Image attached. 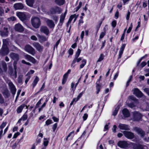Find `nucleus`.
I'll list each match as a JSON object with an SVG mask.
<instances>
[{
  "label": "nucleus",
  "instance_id": "f8f14e48",
  "mask_svg": "<svg viewBox=\"0 0 149 149\" xmlns=\"http://www.w3.org/2000/svg\"><path fill=\"white\" fill-rule=\"evenodd\" d=\"M14 29L16 31L19 32H22L24 31L23 26L19 23H18L15 25Z\"/></svg>",
  "mask_w": 149,
  "mask_h": 149
},
{
  "label": "nucleus",
  "instance_id": "79ce46f5",
  "mask_svg": "<svg viewBox=\"0 0 149 149\" xmlns=\"http://www.w3.org/2000/svg\"><path fill=\"white\" fill-rule=\"evenodd\" d=\"M27 117L28 116L27 114L26 113H25L21 118L22 120L24 121L27 119Z\"/></svg>",
  "mask_w": 149,
  "mask_h": 149
},
{
  "label": "nucleus",
  "instance_id": "bf43d9fd",
  "mask_svg": "<svg viewBox=\"0 0 149 149\" xmlns=\"http://www.w3.org/2000/svg\"><path fill=\"white\" fill-rule=\"evenodd\" d=\"M4 13V10H3L2 8L0 6V15L2 16Z\"/></svg>",
  "mask_w": 149,
  "mask_h": 149
},
{
  "label": "nucleus",
  "instance_id": "9b49d317",
  "mask_svg": "<svg viewBox=\"0 0 149 149\" xmlns=\"http://www.w3.org/2000/svg\"><path fill=\"white\" fill-rule=\"evenodd\" d=\"M7 27L3 28V30L0 31V35L3 37H7L8 35V31Z\"/></svg>",
  "mask_w": 149,
  "mask_h": 149
},
{
  "label": "nucleus",
  "instance_id": "c85d7f7f",
  "mask_svg": "<svg viewBox=\"0 0 149 149\" xmlns=\"http://www.w3.org/2000/svg\"><path fill=\"white\" fill-rule=\"evenodd\" d=\"M26 4L29 6L33 7V5L35 2L34 0H26Z\"/></svg>",
  "mask_w": 149,
  "mask_h": 149
},
{
  "label": "nucleus",
  "instance_id": "e433bc0d",
  "mask_svg": "<svg viewBox=\"0 0 149 149\" xmlns=\"http://www.w3.org/2000/svg\"><path fill=\"white\" fill-rule=\"evenodd\" d=\"M82 63L80 65V68L81 69L84 67L86 64V61L85 59H84L82 61Z\"/></svg>",
  "mask_w": 149,
  "mask_h": 149
},
{
  "label": "nucleus",
  "instance_id": "2f4dec72",
  "mask_svg": "<svg viewBox=\"0 0 149 149\" xmlns=\"http://www.w3.org/2000/svg\"><path fill=\"white\" fill-rule=\"evenodd\" d=\"M2 67L4 72H6L7 69V65L6 63L4 61H2L1 63Z\"/></svg>",
  "mask_w": 149,
  "mask_h": 149
},
{
  "label": "nucleus",
  "instance_id": "393cba45",
  "mask_svg": "<svg viewBox=\"0 0 149 149\" xmlns=\"http://www.w3.org/2000/svg\"><path fill=\"white\" fill-rule=\"evenodd\" d=\"M2 94L5 98H8L10 95L9 91L7 88L3 90Z\"/></svg>",
  "mask_w": 149,
  "mask_h": 149
},
{
  "label": "nucleus",
  "instance_id": "37998d69",
  "mask_svg": "<svg viewBox=\"0 0 149 149\" xmlns=\"http://www.w3.org/2000/svg\"><path fill=\"white\" fill-rule=\"evenodd\" d=\"M8 20L9 21H13L16 20V18L14 16H12L8 19Z\"/></svg>",
  "mask_w": 149,
  "mask_h": 149
},
{
  "label": "nucleus",
  "instance_id": "7c9ffc66",
  "mask_svg": "<svg viewBox=\"0 0 149 149\" xmlns=\"http://www.w3.org/2000/svg\"><path fill=\"white\" fill-rule=\"evenodd\" d=\"M55 2L58 5L61 6L64 4L65 1L64 0H55Z\"/></svg>",
  "mask_w": 149,
  "mask_h": 149
},
{
  "label": "nucleus",
  "instance_id": "0eeeda50",
  "mask_svg": "<svg viewBox=\"0 0 149 149\" xmlns=\"http://www.w3.org/2000/svg\"><path fill=\"white\" fill-rule=\"evenodd\" d=\"M9 52V50L8 47L2 46L0 49V55L3 56L7 55Z\"/></svg>",
  "mask_w": 149,
  "mask_h": 149
},
{
  "label": "nucleus",
  "instance_id": "69168bd1",
  "mask_svg": "<svg viewBox=\"0 0 149 149\" xmlns=\"http://www.w3.org/2000/svg\"><path fill=\"white\" fill-rule=\"evenodd\" d=\"M31 38L33 40L36 41L37 40V38L35 36H32L31 37Z\"/></svg>",
  "mask_w": 149,
  "mask_h": 149
},
{
  "label": "nucleus",
  "instance_id": "c756f323",
  "mask_svg": "<svg viewBox=\"0 0 149 149\" xmlns=\"http://www.w3.org/2000/svg\"><path fill=\"white\" fill-rule=\"evenodd\" d=\"M6 124V123L3 122L1 125L0 126V129L1 130L0 131V139H1L2 136V133L3 132L2 129L5 127Z\"/></svg>",
  "mask_w": 149,
  "mask_h": 149
},
{
  "label": "nucleus",
  "instance_id": "3c124183",
  "mask_svg": "<svg viewBox=\"0 0 149 149\" xmlns=\"http://www.w3.org/2000/svg\"><path fill=\"white\" fill-rule=\"evenodd\" d=\"M143 90L149 96V88H145L143 89Z\"/></svg>",
  "mask_w": 149,
  "mask_h": 149
},
{
  "label": "nucleus",
  "instance_id": "f257e3e1",
  "mask_svg": "<svg viewBox=\"0 0 149 149\" xmlns=\"http://www.w3.org/2000/svg\"><path fill=\"white\" fill-rule=\"evenodd\" d=\"M31 23L32 26L35 28H39L41 24L40 19L38 17L33 16L31 19Z\"/></svg>",
  "mask_w": 149,
  "mask_h": 149
},
{
  "label": "nucleus",
  "instance_id": "f704fd0d",
  "mask_svg": "<svg viewBox=\"0 0 149 149\" xmlns=\"http://www.w3.org/2000/svg\"><path fill=\"white\" fill-rule=\"evenodd\" d=\"M37 36L40 38V40L42 42L45 41L46 40V38L44 36H40L39 34H38Z\"/></svg>",
  "mask_w": 149,
  "mask_h": 149
},
{
  "label": "nucleus",
  "instance_id": "39448f33",
  "mask_svg": "<svg viewBox=\"0 0 149 149\" xmlns=\"http://www.w3.org/2000/svg\"><path fill=\"white\" fill-rule=\"evenodd\" d=\"M134 130L141 138H143L146 135L145 132L142 129L135 127Z\"/></svg>",
  "mask_w": 149,
  "mask_h": 149
},
{
  "label": "nucleus",
  "instance_id": "f3484780",
  "mask_svg": "<svg viewBox=\"0 0 149 149\" xmlns=\"http://www.w3.org/2000/svg\"><path fill=\"white\" fill-rule=\"evenodd\" d=\"M118 127L122 130H130L129 126L125 124H119Z\"/></svg>",
  "mask_w": 149,
  "mask_h": 149
},
{
  "label": "nucleus",
  "instance_id": "0e129e2a",
  "mask_svg": "<svg viewBox=\"0 0 149 149\" xmlns=\"http://www.w3.org/2000/svg\"><path fill=\"white\" fill-rule=\"evenodd\" d=\"M117 126L116 125H114L113 126V128L112 129V131L114 133H115L116 132V129Z\"/></svg>",
  "mask_w": 149,
  "mask_h": 149
},
{
  "label": "nucleus",
  "instance_id": "cd10ccee",
  "mask_svg": "<svg viewBox=\"0 0 149 149\" xmlns=\"http://www.w3.org/2000/svg\"><path fill=\"white\" fill-rule=\"evenodd\" d=\"M67 12V10H66L64 14H62L60 16V22L61 24V25L63 23V21L65 19V17Z\"/></svg>",
  "mask_w": 149,
  "mask_h": 149
},
{
  "label": "nucleus",
  "instance_id": "9d476101",
  "mask_svg": "<svg viewBox=\"0 0 149 149\" xmlns=\"http://www.w3.org/2000/svg\"><path fill=\"white\" fill-rule=\"evenodd\" d=\"M133 149H148V147L144 145L134 143L133 146Z\"/></svg>",
  "mask_w": 149,
  "mask_h": 149
},
{
  "label": "nucleus",
  "instance_id": "5fc2aeb1",
  "mask_svg": "<svg viewBox=\"0 0 149 149\" xmlns=\"http://www.w3.org/2000/svg\"><path fill=\"white\" fill-rule=\"evenodd\" d=\"M57 123H56L53 125V127H52V129L53 130V131L54 132L55 131L56 128H57Z\"/></svg>",
  "mask_w": 149,
  "mask_h": 149
},
{
  "label": "nucleus",
  "instance_id": "2eb2a0df",
  "mask_svg": "<svg viewBox=\"0 0 149 149\" xmlns=\"http://www.w3.org/2000/svg\"><path fill=\"white\" fill-rule=\"evenodd\" d=\"M33 46L36 49L40 52L42 51L43 50V47L38 42H35L33 43Z\"/></svg>",
  "mask_w": 149,
  "mask_h": 149
},
{
  "label": "nucleus",
  "instance_id": "7ed1b4c3",
  "mask_svg": "<svg viewBox=\"0 0 149 149\" xmlns=\"http://www.w3.org/2000/svg\"><path fill=\"white\" fill-rule=\"evenodd\" d=\"M16 15L23 22H24L27 20V15L25 13L19 12L16 13Z\"/></svg>",
  "mask_w": 149,
  "mask_h": 149
},
{
  "label": "nucleus",
  "instance_id": "603ef678",
  "mask_svg": "<svg viewBox=\"0 0 149 149\" xmlns=\"http://www.w3.org/2000/svg\"><path fill=\"white\" fill-rule=\"evenodd\" d=\"M17 61H14L13 62V67H14V70H16V69H17L16 65L17 64Z\"/></svg>",
  "mask_w": 149,
  "mask_h": 149
},
{
  "label": "nucleus",
  "instance_id": "72a5a7b5",
  "mask_svg": "<svg viewBox=\"0 0 149 149\" xmlns=\"http://www.w3.org/2000/svg\"><path fill=\"white\" fill-rule=\"evenodd\" d=\"M25 105L24 104L20 106L17 109V112L18 113H21Z\"/></svg>",
  "mask_w": 149,
  "mask_h": 149
},
{
  "label": "nucleus",
  "instance_id": "13d9d810",
  "mask_svg": "<svg viewBox=\"0 0 149 149\" xmlns=\"http://www.w3.org/2000/svg\"><path fill=\"white\" fill-rule=\"evenodd\" d=\"M146 65V63L145 62H142L140 65V66L141 68H143Z\"/></svg>",
  "mask_w": 149,
  "mask_h": 149
},
{
  "label": "nucleus",
  "instance_id": "4468645a",
  "mask_svg": "<svg viewBox=\"0 0 149 149\" xmlns=\"http://www.w3.org/2000/svg\"><path fill=\"white\" fill-rule=\"evenodd\" d=\"M10 58L14 61H18L19 59V56L17 54L12 52L10 54Z\"/></svg>",
  "mask_w": 149,
  "mask_h": 149
},
{
  "label": "nucleus",
  "instance_id": "c03bdc74",
  "mask_svg": "<svg viewBox=\"0 0 149 149\" xmlns=\"http://www.w3.org/2000/svg\"><path fill=\"white\" fill-rule=\"evenodd\" d=\"M99 83L100 80L99 79H98L96 83V88H100V89L101 86L99 84Z\"/></svg>",
  "mask_w": 149,
  "mask_h": 149
},
{
  "label": "nucleus",
  "instance_id": "ddd939ff",
  "mask_svg": "<svg viewBox=\"0 0 149 149\" xmlns=\"http://www.w3.org/2000/svg\"><path fill=\"white\" fill-rule=\"evenodd\" d=\"M118 145L121 148H126L128 146V144L125 141H120L118 143Z\"/></svg>",
  "mask_w": 149,
  "mask_h": 149
},
{
  "label": "nucleus",
  "instance_id": "ea45409f",
  "mask_svg": "<svg viewBox=\"0 0 149 149\" xmlns=\"http://www.w3.org/2000/svg\"><path fill=\"white\" fill-rule=\"evenodd\" d=\"M104 56L103 54H101L99 58L97 61V62H100L103 60L104 58Z\"/></svg>",
  "mask_w": 149,
  "mask_h": 149
},
{
  "label": "nucleus",
  "instance_id": "052dcab7",
  "mask_svg": "<svg viewBox=\"0 0 149 149\" xmlns=\"http://www.w3.org/2000/svg\"><path fill=\"white\" fill-rule=\"evenodd\" d=\"M20 134V133L18 132H17L14 134L13 136V138H16Z\"/></svg>",
  "mask_w": 149,
  "mask_h": 149
},
{
  "label": "nucleus",
  "instance_id": "6e6552de",
  "mask_svg": "<svg viewBox=\"0 0 149 149\" xmlns=\"http://www.w3.org/2000/svg\"><path fill=\"white\" fill-rule=\"evenodd\" d=\"M133 93L137 97H140L144 96L143 94L137 88H134L133 90Z\"/></svg>",
  "mask_w": 149,
  "mask_h": 149
},
{
  "label": "nucleus",
  "instance_id": "a19ab883",
  "mask_svg": "<svg viewBox=\"0 0 149 149\" xmlns=\"http://www.w3.org/2000/svg\"><path fill=\"white\" fill-rule=\"evenodd\" d=\"M44 139L45 140V141L43 142L44 145L45 146H47L49 143L48 140L47 139V138H44Z\"/></svg>",
  "mask_w": 149,
  "mask_h": 149
},
{
  "label": "nucleus",
  "instance_id": "58836bf2",
  "mask_svg": "<svg viewBox=\"0 0 149 149\" xmlns=\"http://www.w3.org/2000/svg\"><path fill=\"white\" fill-rule=\"evenodd\" d=\"M23 76L20 75L19 76L18 78V82L19 83H21L22 82Z\"/></svg>",
  "mask_w": 149,
  "mask_h": 149
},
{
  "label": "nucleus",
  "instance_id": "20e7f679",
  "mask_svg": "<svg viewBox=\"0 0 149 149\" xmlns=\"http://www.w3.org/2000/svg\"><path fill=\"white\" fill-rule=\"evenodd\" d=\"M133 120L135 121H139L142 120V115L139 112L135 111L133 113Z\"/></svg>",
  "mask_w": 149,
  "mask_h": 149
},
{
  "label": "nucleus",
  "instance_id": "5701e85b",
  "mask_svg": "<svg viewBox=\"0 0 149 149\" xmlns=\"http://www.w3.org/2000/svg\"><path fill=\"white\" fill-rule=\"evenodd\" d=\"M25 57L26 58L33 63H36L35 59L31 56L28 54H26L25 56Z\"/></svg>",
  "mask_w": 149,
  "mask_h": 149
},
{
  "label": "nucleus",
  "instance_id": "b1692460",
  "mask_svg": "<svg viewBox=\"0 0 149 149\" xmlns=\"http://www.w3.org/2000/svg\"><path fill=\"white\" fill-rule=\"evenodd\" d=\"M126 45L125 44H123L120 49V50L119 52V54L118 57V58H120L121 57V56L122 55L124 49Z\"/></svg>",
  "mask_w": 149,
  "mask_h": 149
},
{
  "label": "nucleus",
  "instance_id": "a878e982",
  "mask_svg": "<svg viewBox=\"0 0 149 149\" xmlns=\"http://www.w3.org/2000/svg\"><path fill=\"white\" fill-rule=\"evenodd\" d=\"M81 60L82 58H75V57H74L71 64V67H74V64H75L76 62L77 63L79 62V61H81Z\"/></svg>",
  "mask_w": 149,
  "mask_h": 149
},
{
  "label": "nucleus",
  "instance_id": "4be33fe9",
  "mask_svg": "<svg viewBox=\"0 0 149 149\" xmlns=\"http://www.w3.org/2000/svg\"><path fill=\"white\" fill-rule=\"evenodd\" d=\"M9 74L11 76H14L15 78L17 77V72L16 70H15L14 71L12 69H10Z\"/></svg>",
  "mask_w": 149,
  "mask_h": 149
},
{
  "label": "nucleus",
  "instance_id": "a211bd4d",
  "mask_svg": "<svg viewBox=\"0 0 149 149\" xmlns=\"http://www.w3.org/2000/svg\"><path fill=\"white\" fill-rule=\"evenodd\" d=\"M40 31L41 32L47 35L49 33V30L46 26H42L40 28Z\"/></svg>",
  "mask_w": 149,
  "mask_h": 149
},
{
  "label": "nucleus",
  "instance_id": "412c9836",
  "mask_svg": "<svg viewBox=\"0 0 149 149\" xmlns=\"http://www.w3.org/2000/svg\"><path fill=\"white\" fill-rule=\"evenodd\" d=\"M14 7L16 9H22L24 6L22 4L20 3H17L14 4Z\"/></svg>",
  "mask_w": 149,
  "mask_h": 149
},
{
  "label": "nucleus",
  "instance_id": "de8ad7c7",
  "mask_svg": "<svg viewBox=\"0 0 149 149\" xmlns=\"http://www.w3.org/2000/svg\"><path fill=\"white\" fill-rule=\"evenodd\" d=\"M83 92H82L81 93H80L77 96V99H76V100L75 102L77 101L80 98V97H81L83 95Z\"/></svg>",
  "mask_w": 149,
  "mask_h": 149
},
{
  "label": "nucleus",
  "instance_id": "1a4fd4ad",
  "mask_svg": "<svg viewBox=\"0 0 149 149\" xmlns=\"http://www.w3.org/2000/svg\"><path fill=\"white\" fill-rule=\"evenodd\" d=\"M123 133L125 136L129 139H132L134 136V133L130 132L124 131Z\"/></svg>",
  "mask_w": 149,
  "mask_h": 149
},
{
  "label": "nucleus",
  "instance_id": "09e8293b",
  "mask_svg": "<svg viewBox=\"0 0 149 149\" xmlns=\"http://www.w3.org/2000/svg\"><path fill=\"white\" fill-rule=\"evenodd\" d=\"M82 4V3L81 2H80L79 3V5L76 8V9L75 11L76 12H77L79 9L81 7Z\"/></svg>",
  "mask_w": 149,
  "mask_h": 149
},
{
  "label": "nucleus",
  "instance_id": "8fccbe9b",
  "mask_svg": "<svg viewBox=\"0 0 149 149\" xmlns=\"http://www.w3.org/2000/svg\"><path fill=\"white\" fill-rule=\"evenodd\" d=\"M52 123V120H51L48 119L45 122L46 125H48Z\"/></svg>",
  "mask_w": 149,
  "mask_h": 149
},
{
  "label": "nucleus",
  "instance_id": "864d4df0",
  "mask_svg": "<svg viewBox=\"0 0 149 149\" xmlns=\"http://www.w3.org/2000/svg\"><path fill=\"white\" fill-rule=\"evenodd\" d=\"M18 142H15L12 146V149H14L18 145Z\"/></svg>",
  "mask_w": 149,
  "mask_h": 149
},
{
  "label": "nucleus",
  "instance_id": "bb28decb",
  "mask_svg": "<svg viewBox=\"0 0 149 149\" xmlns=\"http://www.w3.org/2000/svg\"><path fill=\"white\" fill-rule=\"evenodd\" d=\"M9 40H10L8 38L3 39L2 46L7 47L9 44Z\"/></svg>",
  "mask_w": 149,
  "mask_h": 149
},
{
  "label": "nucleus",
  "instance_id": "338daca9",
  "mask_svg": "<svg viewBox=\"0 0 149 149\" xmlns=\"http://www.w3.org/2000/svg\"><path fill=\"white\" fill-rule=\"evenodd\" d=\"M52 118L53 120L55 122H57L59 120L58 118H56L55 116L53 117Z\"/></svg>",
  "mask_w": 149,
  "mask_h": 149
},
{
  "label": "nucleus",
  "instance_id": "473e14b6",
  "mask_svg": "<svg viewBox=\"0 0 149 149\" xmlns=\"http://www.w3.org/2000/svg\"><path fill=\"white\" fill-rule=\"evenodd\" d=\"M39 80V78L37 76H36L35 79H34L33 82L32 84L33 88H34L36 85Z\"/></svg>",
  "mask_w": 149,
  "mask_h": 149
},
{
  "label": "nucleus",
  "instance_id": "f03ea898",
  "mask_svg": "<svg viewBox=\"0 0 149 149\" xmlns=\"http://www.w3.org/2000/svg\"><path fill=\"white\" fill-rule=\"evenodd\" d=\"M7 83L8 85L9 88L10 89L12 94L13 96H14L16 93V89L14 85L10 80H8L7 81Z\"/></svg>",
  "mask_w": 149,
  "mask_h": 149
},
{
  "label": "nucleus",
  "instance_id": "a18cd8bd",
  "mask_svg": "<svg viewBox=\"0 0 149 149\" xmlns=\"http://www.w3.org/2000/svg\"><path fill=\"white\" fill-rule=\"evenodd\" d=\"M4 102V99L1 94H0V103L3 104Z\"/></svg>",
  "mask_w": 149,
  "mask_h": 149
},
{
  "label": "nucleus",
  "instance_id": "680f3d73",
  "mask_svg": "<svg viewBox=\"0 0 149 149\" xmlns=\"http://www.w3.org/2000/svg\"><path fill=\"white\" fill-rule=\"evenodd\" d=\"M68 52L70 55H72L73 53V50L71 48H70L68 50Z\"/></svg>",
  "mask_w": 149,
  "mask_h": 149
},
{
  "label": "nucleus",
  "instance_id": "6e6d98bb",
  "mask_svg": "<svg viewBox=\"0 0 149 149\" xmlns=\"http://www.w3.org/2000/svg\"><path fill=\"white\" fill-rule=\"evenodd\" d=\"M112 26L113 27H115L116 25V22L115 20L113 21L111 23Z\"/></svg>",
  "mask_w": 149,
  "mask_h": 149
},
{
  "label": "nucleus",
  "instance_id": "4c0bfd02",
  "mask_svg": "<svg viewBox=\"0 0 149 149\" xmlns=\"http://www.w3.org/2000/svg\"><path fill=\"white\" fill-rule=\"evenodd\" d=\"M81 52V50L80 49H78L76 53V54L75 55L74 57H75V58H78Z\"/></svg>",
  "mask_w": 149,
  "mask_h": 149
},
{
  "label": "nucleus",
  "instance_id": "423d86ee",
  "mask_svg": "<svg viewBox=\"0 0 149 149\" xmlns=\"http://www.w3.org/2000/svg\"><path fill=\"white\" fill-rule=\"evenodd\" d=\"M25 51L33 55H34L36 52L35 49L30 45H27L24 47Z\"/></svg>",
  "mask_w": 149,
  "mask_h": 149
},
{
  "label": "nucleus",
  "instance_id": "774afa93",
  "mask_svg": "<svg viewBox=\"0 0 149 149\" xmlns=\"http://www.w3.org/2000/svg\"><path fill=\"white\" fill-rule=\"evenodd\" d=\"M105 35V33L103 32H102L100 36V39L102 38Z\"/></svg>",
  "mask_w": 149,
  "mask_h": 149
},
{
  "label": "nucleus",
  "instance_id": "aec40b11",
  "mask_svg": "<svg viewBox=\"0 0 149 149\" xmlns=\"http://www.w3.org/2000/svg\"><path fill=\"white\" fill-rule=\"evenodd\" d=\"M122 113L125 117H128L130 116V113L129 111L126 108L122 110Z\"/></svg>",
  "mask_w": 149,
  "mask_h": 149
},
{
  "label": "nucleus",
  "instance_id": "e2e57ef3",
  "mask_svg": "<svg viewBox=\"0 0 149 149\" xmlns=\"http://www.w3.org/2000/svg\"><path fill=\"white\" fill-rule=\"evenodd\" d=\"M88 114L86 113H85L84 116L83 117V118L84 120H85L87 119L88 117Z\"/></svg>",
  "mask_w": 149,
  "mask_h": 149
},
{
  "label": "nucleus",
  "instance_id": "49530a36",
  "mask_svg": "<svg viewBox=\"0 0 149 149\" xmlns=\"http://www.w3.org/2000/svg\"><path fill=\"white\" fill-rule=\"evenodd\" d=\"M132 28V23H131L130 24V27L128 29L127 31V33H129L130 32Z\"/></svg>",
  "mask_w": 149,
  "mask_h": 149
},
{
  "label": "nucleus",
  "instance_id": "6ab92c4d",
  "mask_svg": "<svg viewBox=\"0 0 149 149\" xmlns=\"http://www.w3.org/2000/svg\"><path fill=\"white\" fill-rule=\"evenodd\" d=\"M61 9L57 7L52 8L50 10V11L52 14H55L56 13H60L61 12Z\"/></svg>",
  "mask_w": 149,
  "mask_h": 149
},
{
  "label": "nucleus",
  "instance_id": "4d7b16f0",
  "mask_svg": "<svg viewBox=\"0 0 149 149\" xmlns=\"http://www.w3.org/2000/svg\"><path fill=\"white\" fill-rule=\"evenodd\" d=\"M128 106L130 107L133 108L135 107V105L133 103H131L128 104Z\"/></svg>",
  "mask_w": 149,
  "mask_h": 149
},
{
  "label": "nucleus",
  "instance_id": "c9c22d12",
  "mask_svg": "<svg viewBox=\"0 0 149 149\" xmlns=\"http://www.w3.org/2000/svg\"><path fill=\"white\" fill-rule=\"evenodd\" d=\"M119 106H118L116 108H115V110L113 111V115L114 116H116L118 111L119 109Z\"/></svg>",
  "mask_w": 149,
  "mask_h": 149
},
{
  "label": "nucleus",
  "instance_id": "dca6fc26",
  "mask_svg": "<svg viewBox=\"0 0 149 149\" xmlns=\"http://www.w3.org/2000/svg\"><path fill=\"white\" fill-rule=\"evenodd\" d=\"M46 23L47 25L50 28H53L55 26V24L52 20L47 19Z\"/></svg>",
  "mask_w": 149,
  "mask_h": 149
}]
</instances>
